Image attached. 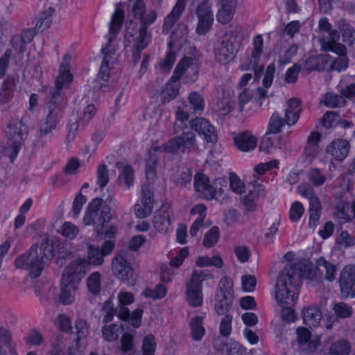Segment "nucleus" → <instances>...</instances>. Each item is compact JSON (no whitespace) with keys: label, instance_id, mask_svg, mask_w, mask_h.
<instances>
[{"label":"nucleus","instance_id":"4","mask_svg":"<svg viewBox=\"0 0 355 355\" xmlns=\"http://www.w3.org/2000/svg\"><path fill=\"white\" fill-rule=\"evenodd\" d=\"M198 77V60L194 57H184L177 64L173 76L164 86L160 98L165 104L173 100L179 94L182 79L184 83H193Z\"/></svg>","mask_w":355,"mask_h":355},{"label":"nucleus","instance_id":"7","mask_svg":"<svg viewBox=\"0 0 355 355\" xmlns=\"http://www.w3.org/2000/svg\"><path fill=\"white\" fill-rule=\"evenodd\" d=\"M300 101L298 98H291L287 102V107L282 117L278 112H275L270 116L268 125L267 134H277L281 132L282 128L288 125L291 126L295 124L302 111Z\"/></svg>","mask_w":355,"mask_h":355},{"label":"nucleus","instance_id":"40","mask_svg":"<svg viewBox=\"0 0 355 355\" xmlns=\"http://www.w3.org/2000/svg\"><path fill=\"white\" fill-rule=\"evenodd\" d=\"M331 34V38L327 41V49L335 52L338 54V56L346 55V48L345 46L337 42L340 38L339 33L338 32H334Z\"/></svg>","mask_w":355,"mask_h":355},{"label":"nucleus","instance_id":"33","mask_svg":"<svg viewBox=\"0 0 355 355\" xmlns=\"http://www.w3.org/2000/svg\"><path fill=\"white\" fill-rule=\"evenodd\" d=\"M69 58L67 55L64 57V60L66 63H63L60 65V74L55 80V86L57 91L55 92H60L63 96L64 94L61 93L60 90L65 84L69 83L72 80V76L69 71L68 69V61Z\"/></svg>","mask_w":355,"mask_h":355},{"label":"nucleus","instance_id":"25","mask_svg":"<svg viewBox=\"0 0 355 355\" xmlns=\"http://www.w3.org/2000/svg\"><path fill=\"white\" fill-rule=\"evenodd\" d=\"M163 151L162 147L157 146L148 150V157L146 159V177L149 182H154L156 178V165L158 160L157 152Z\"/></svg>","mask_w":355,"mask_h":355},{"label":"nucleus","instance_id":"18","mask_svg":"<svg viewBox=\"0 0 355 355\" xmlns=\"http://www.w3.org/2000/svg\"><path fill=\"white\" fill-rule=\"evenodd\" d=\"M114 274L128 284L134 285L135 277L132 268L121 254H117L112 260Z\"/></svg>","mask_w":355,"mask_h":355},{"label":"nucleus","instance_id":"41","mask_svg":"<svg viewBox=\"0 0 355 355\" xmlns=\"http://www.w3.org/2000/svg\"><path fill=\"white\" fill-rule=\"evenodd\" d=\"M334 215L336 218L343 219L346 222L353 219L351 212V207L348 202L340 201L335 208Z\"/></svg>","mask_w":355,"mask_h":355},{"label":"nucleus","instance_id":"11","mask_svg":"<svg viewBox=\"0 0 355 355\" xmlns=\"http://www.w3.org/2000/svg\"><path fill=\"white\" fill-rule=\"evenodd\" d=\"M118 317L125 321H129L132 327L138 328L141 323L143 309H137L132 313L126 307L134 302V296L130 292H120L118 294Z\"/></svg>","mask_w":355,"mask_h":355},{"label":"nucleus","instance_id":"19","mask_svg":"<svg viewBox=\"0 0 355 355\" xmlns=\"http://www.w3.org/2000/svg\"><path fill=\"white\" fill-rule=\"evenodd\" d=\"M171 207L164 204L155 213L153 218V226L160 232H167L171 229Z\"/></svg>","mask_w":355,"mask_h":355},{"label":"nucleus","instance_id":"46","mask_svg":"<svg viewBox=\"0 0 355 355\" xmlns=\"http://www.w3.org/2000/svg\"><path fill=\"white\" fill-rule=\"evenodd\" d=\"M54 8H53L52 7H49L47 10L44 11L42 16L40 17L37 22L36 23L35 29L41 32L47 29L51 24V16L54 12Z\"/></svg>","mask_w":355,"mask_h":355},{"label":"nucleus","instance_id":"16","mask_svg":"<svg viewBox=\"0 0 355 355\" xmlns=\"http://www.w3.org/2000/svg\"><path fill=\"white\" fill-rule=\"evenodd\" d=\"M90 270L85 259L79 258L73 261L64 270L62 278L64 281L78 284L82 277Z\"/></svg>","mask_w":355,"mask_h":355},{"label":"nucleus","instance_id":"49","mask_svg":"<svg viewBox=\"0 0 355 355\" xmlns=\"http://www.w3.org/2000/svg\"><path fill=\"white\" fill-rule=\"evenodd\" d=\"M87 285L90 293L97 295L100 293L101 281L98 272L92 273L87 280Z\"/></svg>","mask_w":355,"mask_h":355},{"label":"nucleus","instance_id":"55","mask_svg":"<svg viewBox=\"0 0 355 355\" xmlns=\"http://www.w3.org/2000/svg\"><path fill=\"white\" fill-rule=\"evenodd\" d=\"M297 46L295 44L291 45L279 56L278 62L281 65L289 63L292 58L296 55L297 51Z\"/></svg>","mask_w":355,"mask_h":355},{"label":"nucleus","instance_id":"22","mask_svg":"<svg viewBox=\"0 0 355 355\" xmlns=\"http://www.w3.org/2000/svg\"><path fill=\"white\" fill-rule=\"evenodd\" d=\"M349 147V144L347 140L338 139L333 141L327 146L326 152L335 159L343 161L347 156Z\"/></svg>","mask_w":355,"mask_h":355},{"label":"nucleus","instance_id":"35","mask_svg":"<svg viewBox=\"0 0 355 355\" xmlns=\"http://www.w3.org/2000/svg\"><path fill=\"white\" fill-rule=\"evenodd\" d=\"M202 320V317L196 316L191 319L190 322L191 337L196 341L201 340L205 334Z\"/></svg>","mask_w":355,"mask_h":355},{"label":"nucleus","instance_id":"23","mask_svg":"<svg viewBox=\"0 0 355 355\" xmlns=\"http://www.w3.org/2000/svg\"><path fill=\"white\" fill-rule=\"evenodd\" d=\"M214 345L216 350L225 353L226 355H244L245 354V349L237 342L227 343L223 338H218Z\"/></svg>","mask_w":355,"mask_h":355},{"label":"nucleus","instance_id":"17","mask_svg":"<svg viewBox=\"0 0 355 355\" xmlns=\"http://www.w3.org/2000/svg\"><path fill=\"white\" fill-rule=\"evenodd\" d=\"M154 193L149 184L141 186V204L134 206V211L138 218H144L149 216L153 209Z\"/></svg>","mask_w":355,"mask_h":355},{"label":"nucleus","instance_id":"2","mask_svg":"<svg viewBox=\"0 0 355 355\" xmlns=\"http://www.w3.org/2000/svg\"><path fill=\"white\" fill-rule=\"evenodd\" d=\"M53 256V246L49 239L44 236L41 239L40 247L33 244L26 252L17 256L15 260V266L18 269L28 271L32 278H37L41 275L46 262Z\"/></svg>","mask_w":355,"mask_h":355},{"label":"nucleus","instance_id":"60","mask_svg":"<svg viewBox=\"0 0 355 355\" xmlns=\"http://www.w3.org/2000/svg\"><path fill=\"white\" fill-rule=\"evenodd\" d=\"M155 349V337L152 334L146 335L143 341V355H154Z\"/></svg>","mask_w":355,"mask_h":355},{"label":"nucleus","instance_id":"61","mask_svg":"<svg viewBox=\"0 0 355 355\" xmlns=\"http://www.w3.org/2000/svg\"><path fill=\"white\" fill-rule=\"evenodd\" d=\"M234 13L233 8H220L216 15V19L219 23L225 24L233 19Z\"/></svg>","mask_w":355,"mask_h":355},{"label":"nucleus","instance_id":"39","mask_svg":"<svg viewBox=\"0 0 355 355\" xmlns=\"http://www.w3.org/2000/svg\"><path fill=\"white\" fill-rule=\"evenodd\" d=\"M196 264L200 268L214 266L217 268H221L223 266V261L220 257L214 256H200L196 260Z\"/></svg>","mask_w":355,"mask_h":355},{"label":"nucleus","instance_id":"52","mask_svg":"<svg viewBox=\"0 0 355 355\" xmlns=\"http://www.w3.org/2000/svg\"><path fill=\"white\" fill-rule=\"evenodd\" d=\"M166 294V288L162 284H157L155 288H146L143 292V295L146 297H151L153 299H160L164 297Z\"/></svg>","mask_w":355,"mask_h":355},{"label":"nucleus","instance_id":"62","mask_svg":"<svg viewBox=\"0 0 355 355\" xmlns=\"http://www.w3.org/2000/svg\"><path fill=\"white\" fill-rule=\"evenodd\" d=\"M12 83L5 82L0 87V103L8 102L12 97Z\"/></svg>","mask_w":355,"mask_h":355},{"label":"nucleus","instance_id":"48","mask_svg":"<svg viewBox=\"0 0 355 355\" xmlns=\"http://www.w3.org/2000/svg\"><path fill=\"white\" fill-rule=\"evenodd\" d=\"M338 28L342 34L343 41L348 43L355 40V31L349 24L344 20L338 22Z\"/></svg>","mask_w":355,"mask_h":355},{"label":"nucleus","instance_id":"8","mask_svg":"<svg viewBox=\"0 0 355 355\" xmlns=\"http://www.w3.org/2000/svg\"><path fill=\"white\" fill-rule=\"evenodd\" d=\"M213 274L209 270H194L186 284V295L188 304L193 307L200 306L202 304V282L212 279Z\"/></svg>","mask_w":355,"mask_h":355},{"label":"nucleus","instance_id":"44","mask_svg":"<svg viewBox=\"0 0 355 355\" xmlns=\"http://www.w3.org/2000/svg\"><path fill=\"white\" fill-rule=\"evenodd\" d=\"M334 313L339 318H349L353 314L352 307L343 302H335L332 307Z\"/></svg>","mask_w":355,"mask_h":355},{"label":"nucleus","instance_id":"57","mask_svg":"<svg viewBox=\"0 0 355 355\" xmlns=\"http://www.w3.org/2000/svg\"><path fill=\"white\" fill-rule=\"evenodd\" d=\"M119 327L117 324H112L103 327V336L109 342H113L118 338Z\"/></svg>","mask_w":355,"mask_h":355},{"label":"nucleus","instance_id":"32","mask_svg":"<svg viewBox=\"0 0 355 355\" xmlns=\"http://www.w3.org/2000/svg\"><path fill=\"white\" fill-rule=\"evenodd\" d=\"M78 284H75V282H68L62 278L60 300L63 304H69L73 302L74 293Z\"/></svg>","mask_w":355,"mask_h":355},{"label":"nucleus","instance_id":"63","mask_svg":"<svg viewBox=\"0 0 355 355\" xmlns=\"http://www.w3.org/2000/svg\"><path fill=\"white\" fill-rule=\"evenodd\" d=\"M304 209L302 204L300 202H295L292 204L290 209L289 217L291 221L296 222L300 220L304 214Z\"/></svg>","mask_w":355,"mask_h":355},{"label":"nucleus","instance_id":"9","mask_svg":"<svg viewBox=\"0 0 355 355\" xmlns=\"http://www.w3.org/2000/svg\"><path fill=\"white\" fill-rule=\"evenodd\" d=\"M233 282L227 277H223L219 282L215 295V311L218 315H225L232 306Z\"/></svg>","mask_w":355,"mask_h":355},{"label":"nucleus","instance_id":"51","mask_svg":"<svg viewBox=\"0 0 355 355\" xmlns=\"http://www.w3.org/2000/svg\"><path fill=\"white\" fill-rule=\"evenodd\" d=\"M324 104L329 107H341L345 105V101L343 95L327 93L324 96Z\"/></svg>","mask_w":355,"mask_h":355},{"label":"nucleus","instance_id":"43","mask_svg":"<svg viewBox=\"0 0 355 355\" xmlns=\"http://www.w3.org/2000/svg\"><path fill=\"white\" fill-rule=\"evenodd\" d=\"M119 182L121 184L129 189L134 183V171L131 166L126 165L122 168L119 176Z\"/></svg>","mask_w":355,"mask_h":355},{"label":"nucleus","instance_id":"13","mask_svg":"<svg viewBox=\"0 0 355 355\" xmlns=\"http://www.w3.org/2000/svg\"><path fill=\"white\" fill-rule=\"evenodd\" d=\"M28 132V127L22 120H12L9 121L6 130V135L12 146V155L17 156L19 148L22 141L26 139Z\"/></svg>","mask_w":355,"mask_h":355},{"label":"nucleus","instance_id":"12","mask_svg":"<svg viewBox=\"0 0 355 355\" xmlns=\"http://www.w3.org/2000/svg\"><path fill=\"white\" fill-rule=\"evenodd\" d=\"M237 51L236 36L232 33L225 34L214 47L216 60L222 64H226L232 60Z\"/></svg>","mask_w":355,"mask_h":355},{"label":"nucleus","instance_id":"34","mask_svg":"<svg viewBox=\"0 0 355 355\" xmlns=\"http://www.w3.org/2000/svg\"><path fill=\"white\" fill-rule=\"evenodd\" d=\"M206 211L207 208L204 205H197L191 209V214H198V218L195 220L190 228V234L191 236H196L198 230L202 226L204 219L206 216Z\"/></svg>","mask_w":355,"mask_h":355},{"label":"nucleus","instance_id":"26","mask_svg":"<svg viewBox=\"0 0 355 355\" xmlns=\"http://www.w3.org/2000/svg\"><path fill=\"white\" fill-rule=\"evenodd\" d=\"M187 0H178L171 13L165 18L163 31L168 32L178 20L185 9Z\"/></svg>","mask_w":355,"mask_h":355},{"label":"nucleus","instance_id":"20","mask_svg":"<svg viewBox=\"0 0 355 355\" xmlns=\"http://www.w3.org/2000/svg\"><path fill=\"white\" fill-rule=\"evenodd\" d=\"M263 53V39L261 35H258L253 40V49L251 52L250 60L255 79H259L263 71V66L259 64L260 58Z\"/></svg>","mask_w":355,"mask_h":355},{"label":"nucleus","instance_id":"15","mask_svg":"<svg viewBox=\"0 0 355 355\" xmlns=\"http://www.w3.org/2000/svg\"><path fill=\"white\" fill-rule=\"evenodd\" d=\"M339 284L343 298L355 297V266H345L340 275Z\"/></svg>","mask_w":355,"mask_h":355},{"label":"nucleus","instance_id":"58","mask_svg":"<svg viewBox=\"0 0 355 355\" xmlns=\"http://www.w3.org/2000/svg\"><path fill=\"white\" fill-rule=\"evenodd\" d=\"M109 182L108 169L105 164L98 166L97 169V184L101 189L104 188Z\"/></svg>","mask_w":355,"mask_h":355},{"label":"nucleus","instance_id":"36","mask_svg":"<svg viewBox=\"0 0 355 355\" xmlns=\"http://www.w3.org/2000/svg\"><path fill=\"white\" fill-rule=\"evenodd\" d=\"M85 259L89 263V268L92 265L97 266L102 265L104 262V257L101 253V248L92 245H88L87 258Z\"/></svg>","mask_w":355,"mask_h":355},{"label":"nucleus","instance_id":"50","mask_svg":"<svg viewBox=\"0 0 355 355\" xmlns=\"http://www.w3.org/2000/svg\"><path fill=\"white\" fill-rule=\"evenodd\" d=\"M307 178L315 187L322 185L326 180L325 175L318 168H311L307 173Z\"/></svg>","mask_w":355,"mask_h":355},{"label":"nucleus","instance_id":"59","mask_svg":"<svg viewBox=\"0 0 355 355\" xmlns=\"http://www.w3.org/2000/svg\"><path fill=\"white\" fill-rule=\"evenodd\" d=\"M198 19L196 32L199 35H204L209 31L214 21V17H198Z\"/></svg>","mask_w":355,"mask_h":355},{"label":"nucleus","instance_id":"37","mask_svg":"<svg viewBox=\"0 0 355 355\" xmlns=\"http://www.w3.org/2000/svg\"><path fill=\"white\" fill-rule=\"evenodd\" d=\"M351 78H354V76L343 77L338 85L340 94L347 98H355V83L349 82Z\"/></svg>","mask_w":355,"mask_h":355},{"label":"nucleus","instance_id":"14","mask_svg":"<svg viewBox=\"0 0 355 355\" xmlns=\"http://www.w3.org/2000/svg\"><path fill=\"white\" fill-rule=\"evenodd\" d=\"M180 135L168 140L161 147L163 151L174 153L178 151L184 152L187 150H190L196 146V137L194 133L190 131L182 130Z\"/></svg>","mask_w":355,"mask_h":355},{"label":"nucleus","instance_id":"28","mask_svg":"<svg viewBox=\"0 0 355 355\" xmlns=\"http://www.w3.org/2000/svg\"><path fill=\"white\" fill-rule=\"evenodd\" d=\"M252 189H250L248 193L243 196V202L249 211H254L255 209V200L259 196L265 194V190L262 185L256 182L251 183Z\"/></svg>","mask_w":355,"mask_h":355},{"label":"nucleus","instance_id":"21","mask_svg":"<svg viewBox=\"0 0 355 355\" xmlns=\"http://www.w3.org/2000/svg\"><path fill=\"white\" fill-rule=\"evenodd\" d=\"M190 127L199 135H202L207 142L216 141V135L214 126L209 121L203 118H196L189 121Z\"/></svg>","mask_w":355,"mask_h":355},{"label":"nucleus","instance_id":"31","mask_svg":"<svg viewBox=\"0 0 355 355\" xmlns=\"http://www.w3.org/2000/svg\"><path fill=\"white\" fill-rule=\"evenodd\" d=\"M315 268L320 275L325 272V279L329 282L335 279L336 274V267L335 265L327 261L324 258L320 257L316 260Z\"/></svg>","mask_w":355,"mask_h":355},{"label":"nucleus","instance_id":"38","mask_svg":"<svg viewBox=\"0 0 355 355\" xmlns=\"http://www.w3.org/2000/svg\"><path fill=\"white\" fill-rule=\"evenodd\" d=\"M320 137L321 135L318 132H313L309 135L304 148L305 153L308 156L315 157L318 154L320 150L318 144Z\"/></svg>","mask_w":355,"mask_h":355},{"label":"nucleus","instance_id":"45","mask_svg":"<svg viewBox=\"0 0 355 355\" xmlns=\"http://www.w3.org/2000/svg\"><path fill=\"white\" fill-rule=\"evenodd\" d=\"M350 352V345L345 340H339L331 343L329 347L331 355H348Z\"/></svg>","mask_w":355,"mask_h":355},{"label":"nucleus","instance_id":"53","mask_svg":"<svg viewBox=\"0 0 355 355\" xmlns=\"http://www.w3.org/2000/svg\"><path fill=\"white\" fill-rule=\"evenodd\" d=\"M336 243L344 248H349L355 245V236L347 230H342L336 239Z\"/></svg>","mask_w":355,"mask_h":355},{"label":"nucleus","instance_id":"42","mask_svg":"<svg viewBox=\"0 0 355 355\" xmlns=\"http://www.w3.org/2000/svg\"><path fill=\"white\" fill-rule=\"evenodd\" d=\"M190 109L193 110L192 113L202 112L205 108V100L202 95L196 92H191L188 96Z\"/></svg>","mask_w":355,"mask_h":355},{"label":"nucleus","instance_id":"3","mask_svg":"<svg viewBox=\"0 0 355 355\" xmlns=\"http://www.w3.org/2000/svg\"><path fill=\"white\" fill-rule=\"evenodd\" d=\"M111 210L107 201L96 198L89 203L83 218L84 223L93 225L94 232L102 239L112 240L117 232L116 227L109 223L112 218Z\"/></svg>","mask_w":355,"mask_h":355},{"label":"nucleus","instance_id":"27","mask_svg":"<svg viewBox=\"0 0 355 355\" xmlns=\"http://www.w3.org/2000/svg\"><path fill=\"white\" fill-rule=\"evenodd\" d=\"M257 139L250 132H244L234 137V144L241 150L244 152L254 149L257 146Z\"/></svg>","mask_w":355,"mask_h":355},{"label":"nucleus","instance_id":"10","mask_svg":"<svg viewBox=\"0 0 355 355\" xmlns=\"http://www.w3.org/2000/svg\"><path fill=\"white\" fill-rule=\"evenodd\" d=\"M227 181L223 178H216L212 184L209 178L202 173H198L194 176V188L200 198L207 200H211L216 198L218 193H222V187Z\"/></svg>","mask_w":355,"mask_h":355},{"label":"nucleus","instance_id":"5","mask_svg":"<svg viewBox=\"0 0 355 355\" xmlns=\"http://www.w3.org/2000/svg\"><path fill=\"white\" fill-rule=\"evenodd\" d=\"M64 96L60 92H53L46 103V115L40 123L39 136L45 137L56 130L64 112Z\"/></svg>","mask_w":355,"mask_h":355},{"label":"nucleus","instance_id":"1","mask_svg":"<svg viewBox=\"0 0 355 355\" xmlns=\"http://www.w3.org/2000/svg\"><path fill=\"white\" fill-rule=\"evenodd\" d=\"M313 266L288 263L280 272L275 285V299L282 309L293 306L298 297L299 289L302 277L312 279L316 275L313 273Z\"/></svg>","mask_w":355,"mask_h":355},{"label":"nucleus","instance_id":"47","mask_svg":"<svg viewBox=\"0 0 355 355\" xmlns=\"http://www.w3.org/2000/svg\"><path fill=\"white\" fill-rule=\"evenodd\" d=\"M297 341L300 345H306L309 350L316 349V345L311 340L310 331L304 327H300L297 330Z\"/></svg>","mask_w":355,"mask_h":355},{"label":"nucleus","instance_id":"64","mask_svg":"<svg viewBox=\"0 0 355 355\" xmlns=\"http://www.w3.org/2000/svg\"><path fill=\"white\" fill-rule=\"evenodd\" d=\"M60 233L69 239L75 238L78 234V229L73 224L65 222L61 227Z\"/></svg>","mask_w":355,"mask_h":355},{"label":"nucleus","instance_id":"29","mask_svg":"<svg viewBox=\"0 0 355 355\" xmlns=\"http://www.w3.org/2000/svg\"><path fill=\"white\" fill-rule=\"evenodd\" d=\"M329 67L327 58L325 55L310 56L303 63L302 69L311 71H322Z\"/></svg>","mask_w":355,"mask_h":355},{"label":"nucleus","instance_id":"6","mask_svg":"<svg viewBox=\"0 0 355 355\" xmlns=\"http://www.w3.org/2000/svg\"><path fill=\"white\" fill-rule=\"evenodd\" d=\"M125 13L123 9L116 8L114 13L112 16L110 24V37L108 39V44L102 49V53L104 54L103 62L100 71L98 74V80L106 82L110 77L109 64L114 62V55H115V49L111 45L112 40L114 38L117 33L119 31L123 22Z\"/></svg>","mask_w":355,"mask_h":355},{"label":"nucleus","instance_id":"30","mask_svg":"<svg viewBox=\"0 0 355 355\" xmlns=\"http://www.w3.org/2000/svg\"><path fill=\"white\" fill-rule=\"evenodd\" d=\"M304 323L310 327H318L322 320V313L318 307L309 306L302 310Z\"/></svg>","mask_w":355,"mask_h":355},{"label":"nucleus","instance_id":"54","mask_svg":"<svg viewBox=\"0 0 355 355\" xmlns=\"http://www.w3.org/2000/svg\"><path fill=\"white\" fill-rule=\"evenodd\" d=\"M219 229L218 227H212L205 234L203 239V245L209 248L216 243L219 238Z\"/></svg>","mask_w":355,"mask_h":355},{"label":"nucleus","instance_id":"24","mask_svg":"<svg viewBox=\"0 0 355 355\" xmlns=\"http://www.w3.org/2000/svg\"><path fill=\"white\" fill-rule=\"evenodd\" d=\"M190 105L182 103L177 106L175 112L176 121L173 125V134L178 135L184 128V122L189 118Z\"/></svg>","mask_w":355,"mask_h":355},{"label":"nucleus","instance_id":"56","mask_svg":"<svg viewBox=\"0 0 355 355\" xmlns=\"http://www.w3.org/2000/svg\"><path fill=\"white\" fill-rule=\"evenodd\" d=\"M230 98L228 97H223L219 99L216 105V110L221 116L228 114L232 110Z\"/></svg>","mask_w":355,"mask_h":355}]
</instances>
